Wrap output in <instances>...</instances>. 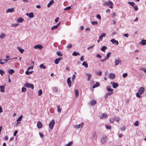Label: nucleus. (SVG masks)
Masks as SVG:
<instances>
[{"mask_svg":"<svg viewBox=\"0 0 146 146\" xmlns=\"http://www.w3.org/2000/svg\"><path fill=\"white\" fill-rule=\"evenodd\" d=\"M55 125V121L54 120H52L50 122L49 125L50 129L52 130Z\"/></svg>","mask_w":146,"mask_h":146,"instance_id":"nucleus-1","label":"nucleus"},{"mask_svg":"<svg viewBox=\"0 0 146 146\" xmlns=\"http://www.w3.org/2000/svg\"><path fill=\"white\" fill-rule=\"evenodd\" d=\"M25 87L27 88H30L32 89H33L34 88V85L32 84H30L28 83H26L24 85Z\"/></svg>","mask_w":146,"mask_h":146,"instance_id":"nucleus-2","label":"nucleus"},{"mask_svg":"<svg viewBox=\"0 0 146 146\" xmlns=\"http://www.w3.org/2000/svg\"><path fill=\"white\" fill-rule=\"evenodd\" d=\"M107 137L105 136H103L101 138L100 140L102 143H104L107 140Z\"/></svg>","mask_w":146,"mask_h":146,"instance_id":"nucleus-3","label":"nucleus"},{"mask_svg":"<svg viewBox=\"0 0 146 146\" xmlns=\"http://www.w3.org/2000/svg\"><path fill=\"white\" fill-rule=\"evenodd\" d=\"M105 4L106 5H107L108 6L110 5L109 6V8H113V5L112 2L110 1H109L108 2H105Z\"/></svg>","mask_w":146,"mask_h":146,"instance_id":"nucleus-4","label":"nucleus"},{"mask_svg":"<svg viewBox=\"0 0 146 146\" xmlns=\"http://www.w3.org/2000/svg\"><path fill=\"white\" fill-rule=\"evenodd\" d=\"M110 84L112 86V87L114 88H115L119 86L118 83H115L114 82H111Z\"/></svg>","mask_w":146,"mask_h":146,"instance_id":"nucleus-5","label":"nucleus"},{"mask_svg":"<svg viewBox=\"0 0 146 146\" xmlns=\"http://www.w3.org/2000/svg\"><path fill=\"white\" fill-rule=\"evenodd\" d=\"M34 48L35 49H38L40 50H41L43 48V46L42 45L40 44H37L35 46Z\"/></svg>","mask_w":146,"mask_h":146,"instance_id":"nucleus-6","label":"nucleus"},{"mask_svg":"<svg viewBox=\"0 0 146 146\" xmlns=\"http://www.w3.org/2000/svg\"><path fill=\"white\" fill-rule=\"evenodd\" d=\"M145 91V89L143 87H141L139 90V92L140 94H142Z\"/></svg>","mask_w":146,"mask_h":146,"instance_id":"nucleus-7","label":"nucleus"},{"mask_svg":"<svg viewBox=\"0 0 146 146\" xmlns=\"http://www.w3.org/2000/svg\"><path fill=\"white\" fill-rule=\"evenodd\" d=\"M108 117V115L105 113H102V115H100V119L103 118H106Z\"/></svg>","mask_w":146,"mask_h":146,"instance_id":"nucleus-8","label":"nucleus"},{"mask_svg":"<svg viewBox=\"0 0 146 146\" xmlns=\"http://www.w3.org/2000/svg\"><path fill=\"white\" fill-rule=\"evenodd\" d=\"M62 58V57H60L56 59L54 61V62L56 64H58L59 63V62Z\"/></svg>","mask_w":146,"mask_h":146,"instance_id":"nucleus-9","label":"nucleus"},{"mask_svg":"<svg viewBox=\"0 0 146 146\" xmlns=\"http://www.w3.org/2000/svg\"><path fill=\"white\" fill-rule=\"evenodd\" d=\"M37 125L38 128H41L42 126V123L41 122L39 121L37 123Z\"/></svg>","mask_w":146,"mask_h":146,"instance_id":"nucleus-10","label":"nucleus"},{"mask_svg":"<svg viewBox=\"0 0 146 146\" xmlns=\"http://www.w3.org/2000/svg\"><path fill=\"white\" fill-rule=\"evenodd\" d=\"M111 42L113 44H115L116 45H117L119 44V42L118 41L114 39H112L111 40Z\"/></svg>","mask_w":146,"mask_h":146,"instance_id":"nucleus-11","label":"nucleus"},{"mask_svg":"<svg viewBox=\"0 0 146 146\" xmlns=\"http://www.w3.org/2000/svg\"><path fill=\"white\" fill-rule=\"evenodd\" d=\"M67 82L68 85L69 87H70L71 86V82L70 80V78L69 77L67 79Z\"/></svg>","mask_w":146,"mask_h":146,"instance_id":"nucleus-12","label":"nucleus"},{"mask_svg":"<svg viewBox=\"0 0 146 146\" xmlns=\"http://www.w3.org/2000/svg\"><path fill=\"white\" fill-rule=\"evenodd\" d=\"M97 137L96 133H93L92 134V139L93 141H96V140Z\"/></svg>","mask_w":146,"mask_h":146,"instance_id":"nucleus-13","label":"nucleus"},{"mask_svg":"<svg viewBox=\"0 0 146 146\" xmlns=\"http://www.w3.org/2000/svg\"><path fill=\"white\" fill-rule=\"evenodd\" d=\"M84 124V123L82 122L81 124L75 126L74 127L75 128L78 129L80 128L81 127L83 126Z\"/></svg>","mask_w":146,"mask_h":146,"instance_id":"nucleus-14","label":"nucleus"},{"mask_svg":"<svg viewBox=\"0 0 146 146\" xmlns=\"http://www.w3.org/2000/svg\"><path fill=\"white\" fill-rule=\"evenodd\" d=\"M26 15L29 16V17L30 18H31L34 17V15L33 13H26Z\"/></svg>","mask_w":146,"mask_h":146,"instance_id":"nucleus-15","label":"nucleus"},{"mask_svg":"<svg viewBox=\"0 0 146 146\" xmlns=\"http://www.w3.org/2000/svg\"><path fill=\"white\" fill-rule=\"evenodd\" d=\"M100 86V84L98 82H96V83L94 84L93 86H92V88H94L96 87H98L99 86Z\"/></svg>","mask_w":146,"mask_h":146,"instance_id":"nucleus-16","label":"nucleus"},{"mask_svg":"<svg viewBox=\"0 0 146 146\" xmlns=\"http://www.w3.org/2000/svg\"><path fill=\"white\" fill-rule=\"evenodd\" d=\"M24 21V19L21 17L19 18L17 20V21L18 23H22Z\"/></svg>","mask_w":146,"mask_h":146,"instance_id":"nucleus-17","label":"nucleus"},{"mask_svg":"<svg viewBox=\"0 0 146 146\" xmlns=\"http://www.w3.org/2000/svg\"><path fill=\"white\" fill-rule=\"evenodd\" d=\"M54 0H51L50 1L49 3L48 4L47 7L48 8L51 5H52L53 3H54Z\"/></svg>","mask_w":146,"mask_h":146,"instance_id":"nucleus-18","label":"nucleus"},{"mask_svg":"<svg viewBox=\"0 0 146 146\" xmlns=\"http://www.w3.org/2000/svg\"><path fill=\"white\" fill-rule=\"evenodd\" d=\"M90 103L91 105L93 106L95 105L96 104L97 102L95 100H93L90 102Z\"/></svg>","mask_w":146,"mask_h":146,"instance_id":"nucleus-19","label":"nucleus"},{"mask_svg":"<svg viewBox=\"0 0 146 146\" xmlns=\"http://www.w3.org/2000/svg\"><path fill=\"white\" fill-rule=\"evenodd\" d=\"M86 76H87V80L88 81H90V78L92 76V75L91 74L88 73H87L86 74Z\"/></svg>","mask_w":146,"mask_h":146,"instance_id":"nucleus-20","label":"nucleus"},{"mask_svg":"<svg viewBox=\"0 0 146 146\" xmlns=\"http://www.w3.org/2000/svg\"><path fill=\"white\" fill-rule=\"evenodd\" d=\"M120 62H121V61L119 59L115 60V66L117 65Z\"/></svg>","mask_w":146,"mask_h":146,"instance_id":"nucleus-21","label":"nucleus"},{"mask_svg":"<svg viewBox=\"0 0 146 146\" xmlns=\"http://www.w3.org/2000/svg\"><path fill=\"white\" fill-rule=\"evenodd\" d=\"M1 89L0 91L2 92H4L5 90V86H0V89Z\"/></svg>","mask_w":146,"mask_h":146,"instance_id":"nucleus-22","label":"nucleus"},{"mask_svg":"<svg viewBox=\"0 0 146 146\" xmlns=\"http://www.w3.org/2000/svg\"><path fill=\"white\" fill-rule=\"evenodd\" d=\"M115 77V75L113 73L110 74L109 75V77L111 79H113Z\"/></svg>","mask_w":146,"mask_h":146,"instance_id":"nucleus-23","label":"nucleus"},{"mask_svg":"<svg viewBox=\"0 0 146 146\" xmlns=\"http://www.w3.org/2000/svg\"><path fill=\"white\" fill-rule=\"evenodd\" d=\"M106 34L105 33H102V35L99 36V38L100 40V41H102L103 37L105 36Z\"/></svg>","mask_w":146,"mask_h":146,"instance_id":"nucleus-24","label":"nucleus"},{"mask_svg":"<svg viewBox=\"0 0 146 146\" xmlns=\"http://www.w3.org/2000/svg\"><path fill=\"white\" fill-rule=\"evenodd\" d=\"M53 92L54 93H56L58 91V88L57 87H53L52 88Z\"/></svg>","mask_w":146,"mask_h":146,"instance_id":"nucleus-25","label":"nucleus"},{"mask_svg":"<svg viewBox=\"0 0 146 146\" xmlns=\"http://www.w3.org/2000/svg\"><path fill=\"white\" fill-rule=\"evenodd\" d=\"M72 54L73 56H76L80 55L79 53L77 52L76 51H74Z\"/></svg>","mask_w":146,"mask_h":146,"instance_id":"nucleus-26","label":"nucleus"},{"mask_svg":"<svg viewBox=\"0 0 146 146\" xmlns=\"http://www.w3.org/2000/svg\"><path fill=\"white\" fill-rule=\"evenodd\" d=\"M14 9L13 8L8 9L6 11L7 13L12 12L13 11Z\"/></svg>","mask_w":146,"mask_h":146,"instance_id":"nucleus-27","label":"nucleus"},{"mask_svg":"<svg viewBox=\"0 0 146 146\" xmlns=\"http://www.w3.org/2000/svg\"><path fill=\"white\" fill-rule=\"evenodd\" d=\"M82 65L84 66L85 68H87L88 67V64L87 62L86 61L83 62Z\"/></svg>","mask_w":146,"mask_h":146,"instance_id":"nucleus-28","label":"nucleus"},{"mask_svg":"<svg viewBox=\"0 0 146 146\" xmlns=\"http://www.w3.org/2000/svg\"><path fill=\"white\" fill-rule=\"evenodd\" d=\"M106 89L108 91H113V90L110 88V87L109 86H107L106 87Z\"/></svg>","mask_w":146,"mask_h":146,"instance_id":"nucleus-29","label":"nucleus"},{"mask_svg":"<svg viewBox=\"0 0 146 146\" xmlns=\"http://www.w3.org/2000/svg\"><path fill=\"white\" fill-rule=\"evenodd\" d=\"M141 43L143 45H145L146 44V40H142L141 42Z\"/></svg>","mask_w":146,"mask_h":146,"instance_id":"nucleus-30","label":"nucleus"},{"mask_svg":"<svg viewBox=\"0 0 146 146\" xmlns=\"http://www.w3.org/2000/svg\"><path fill=\"white\" fill-rule=\"evenodd\" d=\"M107 49V47L106 46H103L102 47L101 50L103 52H105V50H106Z\"/></svg>","mask_w":146,"mask_h":146,"instance_id":"nucleus-31","label":"nucleus"},{"mask_svg":"<svg viewBox=\"0 0 146 146\" xmlns=\"http://www.w3.org/2000/svg\"><path fill=\"white\" fill-rule=\"evenodd\" d=\"M105 127L106 129H111V127L110 125L106 124L105 125Z\"/></svg>","mask_w":146,"mask_h":146,"instance_id":"nucleus-32","label":"nucleus"},{"mask_svg":"<svg viewBox=\"0 0 146 146\" xmlns=\"http://www.w3.org/2000/svg\"><path fill=\"white\" fill-rule=\"evenodd\" d=\"M75 93L76 96V97H77L78 96L79 94V92L78 90L76 89L75 90Z\"/></svg>","mask_w":146,"mask_h":146,"instance_id":"nucleus-33","label":"nucleus"},{"mask_svg":"<svg viewBox=\"0 0 146 146\" xmlns=\"http://www.w3.org/2000/svg\"><path fill=\"white\" fill-rule=\"evenodd\" d=\"M39 67L41 68L45 69L46 68V66H44L43 64H41L39 66Z\"/></svg>","mask_w":146,"mask_h":146,"instance_id":"nucleus-34","label":"nucleus"},{"mask_svg":"<svg viewBox=\"0 0 146 146\" xmlns=\"http://www.w3.org/2000/svg\"><path fill=\"white\" fill-rule=\"evenodd\" d=\"M14 72V70L13 69H12L9 70V73L10 74H12Z\"/></svg>","mask_w":146,"mask_h":146,"instance_id":"nucleus-35","label":"nucleus"},{"mask_svg":"<svg viewBox=\"0 0 146 146\" xmlns=\"http://www.w3.org/2000/svg\"><path fill=\"white\" fill-rule=\"evenodd\" d=\"M18 48L19 51L21 53H22L24 51V50L21 47H18Z\"/></svg>","mask_w":146,"mask_h":146,"instance_id":"nucleus-36","label":"nucleus"},{"mask_svg":"<svg viewBox=\"0 0 146 146\" xmlns=\"http://www.w3.org/2000/svg\"><path fill=\"white\" fill-rule=\"evenodd\" d=\"M111 54V53L110 52H109L107 54L106 56L105 57H106L108 59L109 58Z\"/></svg>","mask_w":146,"mask_h":146,"instance_id":"nucleus-37","label":"nucleus"},{"mask_svg":"<svg viewBox=\"0 0 146 146\" xmlns=\"http://www.w3.org/2000/svg\"><path fill=\"white\" fill-rule=\"evenodd\" d=\"M23 116L22 115H21L16 120L17 121H20L21 120Z\"/></svg>","mask_w":146,"mask_h":146,"instance_id":"nucleus-38","label":"nucleus"},{"mask_svg":"<svg viewBox=\"0 0 146 146\" xmlns=\"http://www.w3.org/2000/svg\"><path fill=\"white\" fill-rule=\"evenodd\" d=\"M57 106L58 111L60 113L61 112V111L62 110V109L60 108V106H59L57 105Z\"/></svg>","mask_w":146,"mask_h":146,"instance_id":"nucleus-39","label":"nucleus"},{"mask_svg":"<svg viewBox=\"0 0 146 146\" xmlns=\"http://www.w3.org/2000/svg\"><path fill=\"white\" fill-rule=\"evenodd\" d=\"M42 90L40 89L39 90L38 92V95L39 96H41L42 94Z\"/></svg>","mask_w":146,"mask_h":146,"instance_id":"nucleus-40","label":"nucleus"},{"mask_svg":"<svg viewBox=\"0 0 146 146\" xmlns=\"http://www.w3.org/2000/svg\"><path fill=\"white\" fill-rule=\"evenodd\" d=\"M128 3L132 7H134L135 6V4L134 2H128Z\"/></svg>","mask_w":146,"mask_h":146,"instance_id":"nucleus-41","label":"nucleus"},{"mask_svg":"<svg viewBox=\"0 0 146 146\" xmlns=\"http://www.w3.org/2000/svg\"><path fill=\"white\" fill-rule=\"evenodd\" d=\"M91 23L92 25H97L98 23V22L97 21H92L91 22Z\"/></svg>","mask_w":146,"mask_h":146,"instance_id":"nucleus-42","label":"nucleus"},{"mask_svg":"<svg viewBox=\"0 0 146 146\" xmlns=\"http://www.w3.org/2000/svg\"><path fill=\"white\" fill-rule=\"evenodd\" d=\"M5 36V35L4 34L2 33L1 35H0V38L1 39L3 38Z\"/></svg>","mask_w":146,"mask_h":146,"instance_id":"nucleus-43","label":"nucleus"},{"mask_svg":"<svg viewBox=\"0 0 146 146\" xmlns=\"http://www.w3.org/2000/svg\"><path fill=\"white\" fill-rule=\"evenodd\" d=\"M72 143V142L70 141L69 143L66 144V146H71Z\"/></svg>","mask_w":146,"mask_h":146,"instance_id":"nucleus-44","label":"nucleus"},{"mask_svg":"<svg viewBox=\"0 0 146 146\" xmlns=\"http://www.w3.org/2000/svg\"><path fill=\"white\" fill-rule=\"evenodd\" d=\"M134 125L136 126H138L139 125V122L138 121H136L134 123Z\"/></svg>","mask_w":146,"mask_h":146,"instance_id":"nucleus-45","label":"nucleus"},{"mask_svg":"<svg viewBox=\"0 0 146 146\" xmlns=\"http://www.w3.org/2000/svg\"><path fill=\"white\" fill-rule=\"evenodd\" d=\"M94 46H95V45L94 44L92 45L91 46H90V47H88L87 48V49L88 50H90L91 49L93 48Z\"/></svg>","mask_w":146,"mask_h":146,"instance_id":"nucleus-46","label":"nucleus"},{"mask_svg":"<svg viewBox=\"0 0 146 146\" xmlns=\"http://www.w3.org/2000/svg\"><path fill=\"white\" fill-rule=\"evenodd\" d=\"M26 90L27 89L25 87H23L21 89V92H26Z\"/></svg>","mask_w":146,"mask_h":146,"instance_id":"nucleus-47","label":"nucleus"},{"mask_svg":"<svg viewBox=\"0 0 146 146\" xmlns=\"http://www.w3.org/2000/svg\"><path fill=\"white\" fill-rule=\"evenodd\" d=\"M109 92H107V94H108L109 96L111 95L112 94H113V91H108Z\"/></svg>","mask_w":146,"mask_h":146,"instance_id":"nucleus-48","label":"nucleus"},{"mask_svg":"<svg viewBox=\"0 0 146 146\" xmlns=\"http://www.w3.org/2000/svg\"><path fill=\"white\" fill-rule=\"evenodd\" d=\"M114 121L115 120L117 122H118L119 120V118L118 117H115L114 118Z\"/></svg>","mask_w":146,"mask_h":146,"instance_id":"nucleus-49","label":"nucleus"},{"mask_svg":"<svg viewBox=\"0 0 146 146\" xmlns=\"http://www.w3.org/2000/svg\"><path fill=\"white\" fill-rule=\"evenodd\" d=\"M96 73L97 74L99 75V76H101L102 74V72H96Z\"/></svg>","mask_w":146,"mask_h":146,"instance_id":"nucleus-50","label":"nucleus"},{"mask_svg":"<svg viewBox=\"0 0 146 146\" xmlns=\"http://www.w3.org/2000/svg\"><path fill=\"white\" fill-rule=\"evenodd\" d=\"M56 54L58 56H62V53L60 51L57 52H56Z\"/></svg>","mask_w":146,"mask_h":146,"instance_id":"nucleus-51","label":"nucleus"},{"mask_svg":"<svg viewBox=\"0 0 146 146\" xmlns=\"http://www.w3.org/2000/svg\"><path fill=\"white\" fill-rule=\"evenodd\" d=\"M71 6L68 7L64 9V10L66 11V10H69L70 9H71Z\"/></svg>","mask_w":146,"mask_h":146,"instance_id":"nucleus-52","label":"nucleus"},{"mask_svg":"<svg viewBox=\"0 0 146 146\" xmlns=\"http://www.w3.org/2000/svg\"><path fill=\"white\" fill-rule=\"evenodd\" d=\"M5 74V72L2 70H0V74L2 76L3 74Z\"/></svg>","mask_w":146,"mask_h":146,"instance_id":"nucleus-53","label":"nucleus"},{"mask_svg":"<svg viewBox=\"0 0 146 146\" xmlns=\"http://www.w3.org/2000/svg\"><path fill=\"white\" fill-rule=\"evenodd\" d=\"M139 92H137L136 94V96L138 98H140L141 97V96L139 94Z\"/></svg>","mask_w":146,"mask_h":146,"instance_id":"nucleus-54","label":"nucleus"},{"mask_svg":"<svg viewBox=\"0 0 146 146\" xmlns=\"http://www.w3.org/2000/svg\"><path fill=\"white\" fill-rule=\"evenodd\" d=\"M114 118H111L110 119V122L111 123H113L114 122Z\"/></svg>","mask_w":146,"mask_h":146,"instance_id":"nucleus-55","label":"nucleus"},{"mask_svg":"<svg viewBox=\"0 0 146 146\" xmlns=\"http://www.w3.org/2000/svg\"><path fill=\"white\" fill-rule=\"evenodd\" d=\"M58 28L57 26L56 25L54 26L51 29L52 30H53L54 29H56Z\"/></svg>","mask_w":146,"mask_h":146,"instance_id":"nucleus-56","label":"nucleus"},{"mask_svg":"<svg viewBox=\"0 0 146 146\" xmlns=\"http://www.w3.org/2000/svg\"><path fill=\"white\" fill-rule=\"evenodd\" d=\"M72 47V44H68L67 46V47L68 48H71Z\"/></svg>","mask_w":146,"mask_h":146,"instance_id":"nucleus-57","label":"nucleus"},{"mask_svg":"<svg viewBox=\"0 0 146 146\" xmlns=\"http://www.w3.org/2000/svg\"><path fill=\"white\" fill-rule=\"evenodd\" d=\"M39 134L41 138H42L43 137L44 135L41 132H39Z\"/></svg>","mask_w":146,"mask_h":146,"instance_id":"nucleus-58","label":"nucleus"},{"mask_svg":"<svg viewBox=\"0 0 146 146\" xmlns=\"http://www.w3.org/2000/svg\"><path fill=\"white\" fill-rule=\"evenodd\" d=\"M127 73H124L123 74V78H125L126 77H127Z\"/></svg>","mask_w":146,"mask_h":146,"instance_id":"nucleus-59","label":"nucleus"},{"mask_svg":"<svg viewBox=\"0 0 146 146\" xmlns=\"http://www.w3.org/2000/svg\"><path fill=\"white\" fill-rule=\"evenodd\" d=\"M19 25V24H13L12 25V26L14 27H16Z\"/></svg>","mask_w":146,"mask_h":146,"instance_id":"nucleus-60","label":"nucleus"},{"mask_svg":"<svg viewBox=\"0 0 146 146\" xmlns=\"http://www.w3.org/2000/svg\"><path fill=\"white\" fill-rule=\"evenodd\" d=\"M96 57L98 58H102V56H101L100 54H97L96 55Z\"/></svg>","mask_w":146,"mask_h":146,"instance_id":"nucleus-61","label":"nucleus"},{"mask_svg":"<svg viewBox=\"0 0 146 146\" xmlns=\"http://www.w3.org/2000/svg\"><path fill=\"white\" fill-rule=\"evenodd\" d=\"M33 67H34V66H30L28 68H27V70H30V69H33Z\"/></svg>","mask_w":146,"mask_h":146,"instance_id":"nucleus-62","label":"nucleus"},{"mask_svg":"<svg viewBox=\"0 0 146 146\" xmlns=\"http://www.w3.org/2000/svg\"><path fill=\"white\" fill-rule=\"evenodd\" d=\"M123 36H125L127 38L128 37L129 35L128 33L125 34L123 35Z\"/></svg>","mask_w":146,"mask_h":146,"instance_id":"nucleus-63","label":"nucleus"},{"mask_svg":"<svg viewBox=\"0 0 146 146\" xmlns=\"http://www.w3.org/2000/svg\"><path fill=\"white\" fill-rule=\"evenodd\" d=\"M96 17L99 19H100L101 18L100 15L99 14L97 15Z\"/></svg>","mask_w":146,"mask_h":146,"instance_id":"nucleus-64","label":"nucleus"}]
</instances>
